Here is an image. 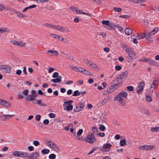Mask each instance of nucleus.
I'll list each match as a JSON object with an SVG mask.
<instances>
[{"label": "nucleus", "mask_w": 159, "mask_h": 159, "mask_svg": "<svg viewBox=\"0 0 159 159\" xmlns=\"http://www.w3.org/2000/svg\"><path fill=\"white\" fill-rule=\"evenodd\" d=\"M146 101L148 102H150L152 101V98L150 96H146Z\"/></svg>", "instance_id": "50"}, {"label": "nucleus", "mask_w": 159, "mask_h": 159, "mask_svg": "<svg viewBox=\"0 0 159 159\" xmlns=\"http://www.w3.org/2000/svg\"><path fill=\"white\" fill-rule=\"evenodd\" d=\"M105 127L103 125H101L99 127V129L102 131H103L105 130Z\"/></svg>", "instance_id": "58"}, {"label": "nucleus", "mask_w": 159, "mask_h": 159, "mask_svg": "<svg viewBox=\"0 0 159 159\" xmlns=\"http://www.w3.org/2000/svg\"><path fill=\"white\" fill-rule=\"evenodd\" d=\"M24 98L23 95L21 93H18V98L19 99H22Z\"/></svg>", "instance_id": "52"}, {"label": "nucleus", "mask_w": 159, "mask_h": 159, "mask_svg": "<svg viewBox=\"0 0 159 159\" xmlns=\"http://www.w3.org/2000/svg\"><path fill=\"white\" fill-rule=\"evenodd\" d=\"M128 73V71H124V72H123L122 73V75L123 76L124 78H125L126 77Z\"/></svg>", "instance_id": "62"}, {"label": "nucleus", "mask_w": 159, "mask_h": 159, "mask_svg": "<svg viewBox=\"0 0 159 159\" xmlns=\"http://www.w3.org/2000/svg\"><path fill=\"white\" fill-rule=\"evenodd\" d=\"M20 151H15L12 152V155L14 157H19Z\"/></svg>", "instance_id": "33"}, {"label": "nucleus", "mask_w": 159, "mask_h": 159, "mask_svg": "<svg viewBox=\"0 0 159 159\" xmlns=\"http://www.w3.org/2000/svg\"><path fill=\"white\" fill-rule=\"evenodd\" d=\"M128 96V93L125 91H122L119 93L115 98V99L118 101L122 106H125L126 104L125 98Z\"/></svg>", "instance_id": "1"}, {"label": "nucleus", "mask_w": 159, "mask_h": 159, "mask_svg": "<svg viewBox=\"0 0 159 159\" xmlns=\"http://www.w3.org/2000/svg\"><path fill=\"white\" fill-rule=\"evenodd\" d=\"M61 26H58L57 25H53L52 28H54L55 29H56L57 30H60V27Z\"/></svg>", "instance_id": "57"}, {"label": "nucleus", "mask_w": 159, "mask_h": 159, "mask_svg": "<svg viewBox=\"0 0 159 159\" xmlns=\"http://www.w3.org/2000/svg\"><path fill=\"white\" fill-rule=\"evenodd\" d=\"M43 25V26H45L48 27H51V28H52L53 25V24H51L48 23H43L42 24Z\"/></svg>", "instance_id": "48"}, {"label": "nucleus", "mask_w": 159, "mask_h": 159, "mask_svg": "<svg viewBox=\"0 0 159 159\" xmlns=\"http://www.w3.org/2000/svg\"><path fill=\"white\" fill-rule=\"evenodd\" d=\"M157 86H156L155 85H153L152 84L151 85V87L150 88V93H152V92H153L154 89Z\"/></svg>", "instance_id": "46"}, {"label": "nucleus", "mask_w": 159, "mask_h": 159, "mask_svg": "<svg viewBox=\"0 0 159 159\" xmlns=\"http://www.w3.org/2000/svg\"><path fill=\"white\" fill-rule=\"evenodd\" d=\"M61 76H59L57 78L51 80V81L54 83H59L61 82Z\"/></svg>", "instance_id": "17"}, {"label": "nucleus", "mask_w": 159, "mask_h": 159, "mask_svg": "<svg viewBox=\"0 0 159 159\" xmlns=\"http://www.w3.org/2000/svg\"><path fill=\"white\" fill-rule=\"evenodd\" d=\"M49 152V150L47 149H42L41 151V152L43 154H48Z\"/></svg>", "instance_id": "39"}, {"label": "nucleus", "mask_w": 159, "mask_h": 159, "mask_svg": "<svg viewBox=\"0 0 159 159\" xmlns=\"http://www.w3.org/2000/svg\"><path fill=\"white\" fill-rule=\"evenodd\" d=\"M35 119L37 121H39L41 119V116L40 115H37L35 117Z\"/></svg>", "instance_id": "61"}, {"label": "nucleus", "mask_w": 159, "mask_h": 159, "mask_svg": "<svg viewBox=\"0 0 159 159\" xmlns=\"http://www.w3.org/2000/svg\"><path fill=\"white\" fill-rule=\"evenodd\" d=\"M11 43L14 45L17 46L18 43V41L16 40H11L10 41Z\"/></svg>", "instance_id": "55"}, {"label": "nucleus", "mask_w": 159, "mask_h": 159, "mask_svg": "<svg viewBox=\"0 0 159 159\" xmlns=\"http://www.w3.org/2000/svg\"><path fill=\"white\" fill-rule=\"evenodd\" d=\"M34 98H33L31 94L28 95L25 98V99L28 101L35 100Z\"/></svg>", "instance_id": "29"}, {"label": "nucleus", "mask_w": 159, "mask_h": 159, "mask_svg": "<svg viewBox=\"0 0 159 159\" xmlns=\"http://www.w3.org/2000/svg\"><path fill=\"white\" fill-rule=\"evenodd\" d=\"M69 9L71 11L76 13H78V9L77 7H75L73 6L70 7H69Z\"/></svg>", "instance_id": "26"}, {"label": "nucleus", "mask_w": 159, "mask_h": 159, "mask_svg": "<svg viewBox=\"0 0 159 159\" xmlns=\"http://www.w3.org/2000/svg\"><path fill=\"white\" fill-rule=\"evenodd\" d=\"M31 92L32 93L31 95L33 98H36L38 96V94L36 92L35 90H33L31 91Z\"/></svg>", "instance_id": "34"}, {"label": "nucleus", "mask_w": 159, "mask_h": 159, "mask_svg": "<svg viewBox=\"0 0 159 159\" xmlns=\"http://www.w3.org/2000/svg\"><path fill=\"white\" fill-rule=\"evenodd\" d=\"M84 140L86 142L92 143L95 141V138L93 133H89Z\"/></svg>", "instance_id": "5"}, {"label": "nucleus", "mask_w": 159, "mask_h": 159, "mask_svg": "<svg viewBox=\"0 0 159 159\" xmlns=\"http://www.w3.org/2000/svg\"><path fill=\"white\" fill-rule=\"evenodd\" d=\"M141 111L143 113L147 115H149L150 113L149 111L146 109L143 108H141L140 109Z\"/></svg>", "instance_id": "28"}, {"label": "nucleus", "mask_w": 159, "mask_h": 159, "mask_svg": "<svg viewBox=\"0 0 159 159\" xmlns=\"http://www.w3.org/2000/svg\"><path fill=\"white\" fill-rule=\"evenodd\" d=\"M9 32V30L7 28L5 27L0 28V34L6 32L8 33Z\"/></svg>", "instance_id": "21"}, {"label": "nucleus", "mask_w": 159, "mask_h": 159, "mask_svg": "<svg viewBox=\"0 0 159 159\" xmlns=\"http://www.w3.org/2000/svg\"><path fill=\"white\" fill-rule=\"evenodd\" d=\"M49 0H35V1L38 3H44L48 2Z\"/></svg>", "instance_id": "51"}, {"label": "nucleus", "mask_w": 159, "mask_h": 159, "mask_svg": "<svg viewBox=\"0 0 159 159\" xmlns=\"http://www.w3.org/2000/svg\"><path fill=\"white\" fill-rule=\"evenodd\" d=\"M47 146L54 151L57 152L60 151L59 148L53 142L49 140L47 142Z\"/></svg>", "instance_id": "7"}, {"label": "nucleus", "mask_w": 159, "mask_h": 159, "mask_svg": "<svg viewBox=\"0 0 159 159\" xmlns=\"http://www.w3.org/2000/svg\"><path fill=\"white\" fill-rule=\"evenodd\" d=\"M114 82L115 83L113 84V85L115 86L116 87L122 84L123 80H121L120 78L117 77L114 80Z\"/></svg>", "instance_id": "14"}, {"label": "nucleus", "mask_w": 159, "mask_h": 159, "mask_svg": "<svg viewBox=\"0 0 159 159\" xmlns=\"http://www.w3.org/2000/svg\"><path fill=\"white\" fill-rule=\"evenodd\" d=\"M48 52L52 53V55L55 56H57L58 55V51L54 50H48Z\"/></svg>", "instance_id": "20"}, {"label": "nucleus", "mask_w": 159, "mask_h": 159, "mask_svg": "<svg viewBox=\"0 0 159 159\" xmlns=\"http://www.w3.org/2000/svg\"><path fill=\"white\" fill-rule=\"evenodd\" d=\"M111 99V97L110 96H108L107 98H105L103 100L101 104L102 105H103L107 103Z\"/></svg>", "instance_id": "22"}, {"label": "nucleus", "mask_w": 159, "mask_h": 159, "mask_svg": "<svg viewBox=\"0 0 159 159\" xmlns=\"http://www.w3.org/2000/svg\"><path fill=\"white\" fill-rule=\"evenodd\" d=\"M153 35L152 34V33L151 32H145V38H146L147 39H150L151 37Z\"/></svg>", "instance_id": "19"}, {"label": "nucleus", "mask_w": 159, "mask_h": 159, "mask_svg": "<svg viewBox=\"0 0 159 159\" xmlns=\"http://www.w3.org/2000/svg\"><path fill=\"white\" fill-rule=\"evenodd\" d=\"M34 103L41 106H46L47 105L46 104L43 103L41 100H35Z\"/></svg>", "instance_id": "18"}, {"label": "nucleus", "mask_w": 159, "mask_h": 159, "mask_svg": "<svg viewBox=\"0 0 159 159\" xmlns=\"http://www.w3.org/2000/svg\"><path fill=\"white\" fill-rule=\"evenodd\" d=\"M83 60L85 64L90 68L93 69H99V67L95 64L91 62L88 59H84Z\"/></svg>", "instance_id": "6"}, {"label": "nucleus", "mask_w": 159, "mask_h": 159, "mask_svg": "<svg viewBox=\"0 0 159 159\" xmlns=\"http://www.w3.org/2000/svg\"><path fill=\"white\" fill-rule=\"evenodd\" d=\"M144 61L145 62H148V64H151L154 66H158V64L157 62L150 59L145 58H144Z\"/></svg>", "instance_id": "13"}, {"label": "nucleus", "mask_w": 159, "mask_h": 159, "mask_svg": "<svg viewBox=\"0 0 159 159\" xmlns=\"http://www.w3.org/2000/svg\"><path fill=\"white\" fill-rule=\"evenodd\" d=\"M111 146V145L110 144L106 143L100 147V149L102 151L108 152L110 150Z\"/></svg>", "instance_id": "9"}, {"label": "nucleus", "mask_w": 159, "mask_h": 159, "mask_svg": "<svg viewBox=\"0 0 159 159\" xmlns=\"http://www.w3.org/2000/svg\"><path fill=\"white\" fill-rule=\"evenodd\" d=\"M127 89L129 91H132L133 90V88L132 86H129L127 87Z\"/></svg>", "instance_id": "59"}, {"label": "nucleus", "mask_w": 159, "mask_h": 159, "mask_svg": "<svg viewBox=\"0 0 159 159\" xmlns=\"http://www.w3.org/2000/svg\"><path fill=\"white\" fill-rule=\"evenodd\" d=\"M0 104L5 106L6 107H10L11 106V104L10 103L1 99H0Z\"/></svg>", "instance_id": "16"}, {"label": "nucleus", "mask_w": 159, "mask_h": 159, "mask_svg": "<svg viewBox=\"0 0 159 159\" xmlns=\"http://www.w3.org/2000/svg\"><path fill=\"white\" fill-rule=\"evenodd\" d=\"M159 28L158 27H156L153 29L151 32L153 35L156 34L159 31Z\"/></svg>", "instance_id": "32"}, {"label": "nucleus", "mask_w": 159, "mask_h": 159, "mask_svg": "<svg viewBox=\"0 0 159 159\" xmlns=\"http://www.w3.org/2000/svg\"><path fill=\"white\" fill-rule=\"evenodd\" d=\"M33 144L34 146H37L39 144V143L38 141L34 140L33 142Z\"/></svg>", "instance_id": "54"}, {"label": "nucleus", "mask_w": 159, "mask_h": 159, "mask_svg": "<svg viewBox=\"0 0 159 159\" xmlns=\"http://www.w3.org/2000/svg\"><path fill=\"white\" fill-rule=\"evenodd\" d=\"M139 148L142 150L149 151L155 148V147L154 145H144L140 146Z\"/></svg>", "instance_id": "8"}, {"label": "nucleus", "mask_w": 159, "mask_h": 159, "mask_svg": "<svg viewBox=\"0 0 159 159\" xmlns=\"http://www.w3.org/2000/svg\"><path fill=\"white\" fill-rule=\"evenodd\" d=\"M98 35L102 36L103 38H105L106 36V34L104 32L100 33L98 34Z\"/></svg>", "instance_id": "63"}, {"label": "nucleus", "mask_w": 159, "mask_h": 159, "mask_svg": "<svg viewBox=\"0 0 159 159\" xmlns=\"http://www.w3.org/2000/svg\"><path fill=\"white\" fill-rule=\"evenodd\" d=\"M79 68V67H78L76 66H70V69L76 71H78Z\"/></svg>", "instance_id": "47"}, {"label": "nucleus", "mask_w": 159, "mask_h": 159, "mask_svg": "<svg viewBox=\"0 0 159 159\" xmlns=\"http://www.w3.org/2000/svg\"><path fill=\"white\" fill-rule=\"evenodd\" d=\"M150 131L152 132H159V126L155 127H152L151 128Z\"/></svg>", "instance_id": "25"}, {"label": "nucleus", "mask_w": 159, "mask_h": 159, "mask_svg": "<svg viewBox=\"0 0 159 159\" xmlns=\"http://www.w3.org/2000/svg\"><path fill=\"white\" fill-rule=\"evenodd\" d=\"M125 33L127 35H129L132 33V31L129 28H126L125 30Z\"/></svg>", "instance_id": "27"}, {"label": "nucleus", "mask_w": 159, "mask_h": 159, "mask_svg": "<svg viewBox=\"0 0 159 159\" xmlns=\"http://www.w3.org/2000/svg\"><path fill=\"white\" fill-rule=\"evenodd\" d=\"M59 76L58 73L57 72H54L52 76V77L54 78L58 77Z\"/></svg>", "instance_id": "53"}, {"label": "nucleus", "mask_w": 159, "mask_h": 159, "mask_svg": "<svg viewBox=\"0 0 159 159\" xmlns=\"http://www.w3.org/2000/svg\"><path fill=\"white\" fill-rule=\"evenodd\" d=\"M50 36L53 37V38H54L57 39H58V40H60V38H61V36L55 34H50Z\"/></svg>", "instance_id": "36"}, {"label": "nucleus", "mask_w": 159, "mask_h": 159, "mask_svg": "<svg viewBox=\"0 0 159 159\" xmlns=\"http://www.w3.org/2000/svg\"><path fill=\"white\" fill-rule=\"evenodd\" d=\"M25 43L23 42L22 41H18L17 46L20 47H24L25 46Z\"/></svg>", "instance_id": "35"}, {"label": "nucleus", "mask_w": 159, "mask_h": 159, "mask_svg": "<svg viewBox=\"0 0 159 159\" xmlns=\"http://www.w3.org/2000/svg\"><path fill=\"white\" fill-rule=\"evenodd\" d=\"M138 39H142L145 38V33H140L139 34H138V36L136 37Z\"/></svg>", "instance_id": "30"}, {"label": "nucleus", "mask_w": 159, "mask_h": 159, "mask_svg": "<svg viewBox=\"0 0 159 159\" xmlns=\"http://www.w3.org/2000/svg\"><path fill=\"white\" fill-rule=\"evenodd\" d=\"M0 70L6 74H10L11 72V67L7 65H0Z\"/></svg>", "instance_id": "4"}, {"label": "nucleus", "mask_w": 159, "mask_h": 159, "mask_svg": "<svg viewBox=\"0 0 159 159\" xmlns=\"http://www.w3.org/2000/svg\"><path fill=\"white\" fill-rule=\"evenodd\" d=\"M63 54H64L66 55L67 57L70 58V59H73V58L72 56H71L68 53H64V52L62 53Z\"/></svg>", "instance_id": "49"}, {"label": "nucleus", "mask_w": 159, "mask_h": 159, "mask_svg": "<svg viewBox=\"0 0 159 159\" xmlns=\"http://www.w3.org/2000/svg\"><path fill=\"white\" fill-rule=\"evenodd\" d=\"M80 94V93L79 92L78 90H76L74 92L72 95L74 96H79Z\"/></svg>", "instance_id": "43"}, {"label": "nucleus", "mask_w": 159, "mask_h": 159, "mask_svg": "<svg viewBox=\"0 0 159 159\" xmlns=\"http://www.w3.org/2000/svg\"><path fill=\"white\" fill-rule=\"evenodd\" d=\"M72 109H73V106L71 104L69 105L66 107V110L67 111L72 110Z\"/></svg>", "instance_id": "45"}, {"label": "nucleus", "mask_w": 159, "mask_h": 159, "mask_svg": "<svg viewBox=\"0 0 159 159\" xmlns=\"http://www.w3.org/2000/svg\"><path fill=\"white\" fill-rule=\"evenodd\" d=\"M39 157V153L37 152H35L28 155L27 157V159H37Z\"/></svg>", "instance_id": "11"}, {"label": "nucleus", "mask_w": 159, "mask_h": 159, "mask_svg": "<svg viewBox=\"0 0 159 159\" xmlns=\"http://www.w3.org/2000/svg\"><path fill=\"white\" fill-rule=\"evenodd\" d=\"M73 102V101L72 100H70L67 101L65 102H64L63 106H67V105H69L71 104V103Z\"/></svg>", "instance_id": "37"}, {"label": "nucleus", "mask_w": 159, "mask_h": 159, "mask_svg": "<svg viewBox=\"0 0 159 159\" xmlns=\"http://www.w3.org/2000/svg\"><path fill=\"white\" fill-rule=\"evenodd\" d=\"M16 13L18 17H20L22 18H27V16L24 15H23L20 12H16Z\"/></svg>", "instance_id": "31"}, {"label": "nucleus", "mask_w": 159, "mask_h": 159, "mask_svg": "<svg viewBox=\"0 0 159 159\" xmlns=\"http://www.w3.org/2000/svg\"><path fill=\"white\" fill-rule=\"evenodd\" d=\"M28 155L29 154L27 152L20 151L19 157H27Z\"/></svg>", "instance_id": "24"}, {"label": "nucleus", "mask_w": 159, "mask_h": 159, "mask_svg": "<svg viewBox=\"0 0 159 159\" xmlns=\"http://www.w3.org/2000/svg\"><path fill=\"white\" fill-rule=\"evenodd\" d=\"M83 73L87 75H92L90 72H89V71L86 70L84 69V72Z\"/></svg>", "instance_id": "56"}, {"label": "nucleus", "mask_w": 159, "mask_h": 159, "mask_svg": "<svg viewBox=\"0 0 159 159\" xmlns=\"http://www.w3.org/2000/svg\"><path fill=\"white\" fill-rule=\"evenodd\" d=\"M116 88V87L113 85V84L112 86L108 88L104 91L103 93V94L104 95H107L112 92L114 90H115V89Z\"/></svg>", "instance_id": "12"}, {"label": "nucleus", "mask_w": 159, "mask_h": 159, "mask_svg": "<svg viewBox=\"0 0 159 159\" xmlns=\"http://www.w3.org/2000/svg\"><path fill=\"white\" fill-rule=\"evenodd\" d=\"M0 119L1 120L3 121H4L6 120H7L6 115H4L0 116Z\"/></svg>", "instance_id": "40"}, {"label": "nucleus", "mask_w": 159, "mask_h": 159, "mask_svg": "<svg viewBox=\"0 0 159 159\" xmlns=\"http://www.w3.org/2000/svg\"><path fill=\"white\" fill-rule=\"evenodd\" d=\"M4 8L5 7L4 5L0 4V12L3 11Z\"/></svg>", "instance_id": "60"}, {"label": "nucleus", "mask_w": 159, "mask_h": 159, "mask_svg": "<svg viewBox=\"0 0 159 159\" xmlns=\"http://www.w3.org/2000/svg\"><path fill=\"white\" fill-rule=\"evenodd\" d=\"M114 10L116 12H120L121 11L122 9L120 8H117L116 7H114L113 8Z\"/></svg>", "instance_id": "42"}, {"label": "nucleus", "mask_w": 159, "mask_h": 159, "mask_svg": "<svg viewBox=\"0 0 159 159\" xmlns=\"http://www.w3.org/2000/svg\"><path fill=\"white\" fill-rule=\"evenodd\" d=\"M145 0H132V2L134 3H141L145 2Z\"/></svg>", "instance_id": "38"}, {"label": "nucleus", "mask_w": 159, "mask_h": 159, "mask_svg": "<svg viewBox=\"0 0 159 159\" xmlns=\"http://www.w3.org/2000/svg\"><path fill=\"white\" fill-rule=\"evenodd\" d=\"M126 144L125 139H122L120 141V145L121 146H124Z\"/></svg>", "instance_id": "41"}, {"label": "nucleus", "mask_w": 159, "mask_h": 159, "mask_svg": "<svg viewBox=\"0 0 159 159\" xmlns=\"http://www.w3.org/2000/svg\"><path fill=\"white\" fill-rule=\"evenodd\" d=\"M152 109L154 111H157V112H159V109L157 108H156L155 107H152Z\"/></svg>", "instance_id": "64"}, {"label": "nucleus", "mask_w": 159, "mask_h": 159, "mask_svg": "<svg viewBox=\"0 0 159 159\" xmlns=\"http://www.w3.org/2000/svg\"><path fill=\"white\" fill-rule=\"evenodd\" d=\"M56 157V155L55 154L52 153L49 155V159H55Z\"/></svg>", "instance_id": "44"}, {"label": "nucleus", "mask_w": 159, "mask_h": 159, "mask_svg": "<svg viewBox=\"0 0 159 159\" xmlns=\"http://www.w3.org/2000/svg\"><path fill=\"white\" fill-rule=\"evenodd\" d=\"M59 31L65 33H69L70 32V30L67 28L61 26Z\"/></svg>", "instance_id": "23"}, {"label": "nucleus", "mask_w": 159, "mask_h": 159, "mask_svg": "<svg viewBox=\"0 0 159 159\" xmlns=\"http://www.w3.org/2000/svg\"><path fill=\"white\" fill-rule=\"evenodd\" d=\"M144 86L145 83L144 81L141 82L139 83L137 88V92L138 94H139L142 93Z\"/></svg>", "instance_id": "10"}, {"label": "nucleus", "mask_w": 159, "mask_h": 159, "mask_svg": "<svg viewBox=\"0 0 159 159\" xmlns=\"http://www.w3.org/2000/svg\"><path fill=\"white\" fill-rule=\"evenodd\" d=\"M84 103L83 102H80L78 104V107H77V106H76V108L75 111H80L82 110L84 107Z\"/></svg>", "instance_id": "15"}, {"label": "nucleus", "mask_w": 159, "mask_h": 159, "mask_svg": "<svg viewBox=\"0 0 159 159\" xmlns=\"http://www.w3.org/2000/svg\"><path fill=\"white\" fill-rule=\"evenodd\" d=\"M123 47L125 49L126 52L129 55L128 58H127V61L128 62L131 61L135 56L133 50L131 48L125 44L123 45Z\"/></svg>", "instance_id": "2"}, {"label": "nucleus", "mask_w": 159, "mask_h": 159, "mask_svg": "<svg viewBox=\"0 0 159 159\" xmlns=\"http://www.w3.org/2000/svg\"><path fill=\"white\" fill-rule=\"evenodd\" d=\"M102 24L106 28L109 30L114 29L115 26L118 28V25H115L111 23H110L109 20H103Z\"/></svg>", "instance_id": "3"}]
</instances>
